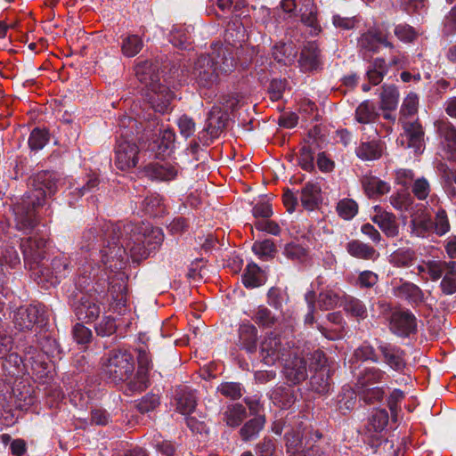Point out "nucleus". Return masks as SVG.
Returning a JSON list of instances; mask_svg holds the SVG:
<instances>
[{"instance_id":"nucleus-1","label":"nucleus","mask_w":456,"mask_h":456,"mask_svg":"<svg viewBox=\"0 0 456 456\" xmlns=\"http://www.w3.org/2000/svg\"><path fill=\"white\" fill-rule=\"evenodd\" d=\"M163 240L162 230L149 224L102 221L83 232L80 249L93 262L114 271L124 267L128 253L134 262L146 259Z\"/></svg>"},{"instance_id":"nucleus-2","label":"nucleus","mask_w":456,"mask_h":456,"mask_svg":"<svg viewBox=\"0 0 456 456\" xmlns=\"http://www.w3.org/2000/svg\"><path fill=\"white\" fill-rule=\"evenodd\" d=\"M236 66L232 49L221 43H213L208 54L200 55L194 62L191 77L200 88L217 85L221 74L232 72Z\"/></svg>"},{"instance_id":"nucleus-3","label":"nucleus","mask_w":456,"mask_h":456,"mask_svg":"<svg viewBox=\"0 0 456 456\" xmlns=\"http://www.w3.org/2000/svg\"><path fill=\"white\" fill-rule=\"evenodd\" d=\"M134 70L138 81L143 86L142 94L145 102L155 112L167 111L174 94L160 82L159 64L145 61L138 63Z\"/></svg>"},{"instance_id":"nucleus-4","label":"nucleus","mask_w":456,"mask_h":456,"mask_svg":"<svg viewBox=\"0 0 456 456\" xmlns=\"http://www.w3.org/2000/svg\"><path fill=\"white\" fill-rule=\"evenodd\" d=\"M102 370L105 377L114 384L128 380L134 370V359L126 348H115L102 357Z\"/></svg>"},{"instance_id":"nucleus-5","label":"nucleus","mask_w":456,"mask_h":456,"mask_svg":"<svg viewBox=\"0 0 456 456\" xmlns=\"http://www.w3.org/2000/svg\"><path fill=\"white\" fill-rule=\"evenodd\" d=\"M60 177L57 173L43 170L29 176L28 186L29 191L24 196H28L36 204L44 205L47 197H52L58 190Z\"/></svg>"},{"instance_id":"nucleus-6","label":"nucleus","mask_w":456,"mask_h":456,"mask_svg":"<svg viewBox=\"0 0 456 456\" xmlns=\"http://www.w3.org/2000/svg\"><path fill=\"white\" fill-rule=\"evenodd\" d=\"M139 148L136 139L128 129H120L115 147V165L120 170H128L138 163Z\"/></svg>"},{"instance_id":"nucleus-7","label":"nucleus","mask_w":456,"mask_h":456,"mask_svg":"<svg viewBox=\"0 0 456 456\" xmlns=\"http://www.w3.org/2000/svg\"><path fill=\"white\" fill-rule=\"evenodd\" d=\"M40 207L42 205L23 195L12 207L15 229L24 234L31 233L38 224L37 213Z\"/></svg>"},{"instance_id":"nucleus-8","label":"nucleus","mask_w":456,"mask_h":456,"mask_svg":"<svg viewBox=\"0 0 456 456\" xmlns=\"http://www.w3.org/2000/svg\"><path fill=\"white\" fill-rule=\"evenodd\" d=\"M69 304L79 321L92 322L101 314L100 302L95 293L76 292L69 297Z\"/></svg>"},{"instance_id":"nucleus-9","label":"nucleus","mask_w":456,"mask_h":456,"mask_svg":"<svg viewBox=\"0 0 456 456\" xmlns=\"http://www.w3.org/2000/svg\"><path fill=\"white\" fill-rule=\"evenodd\" d=\"M261 361L269 366L278 361H283L290 354V346L280 335L267 333L260 344Z\"/></svg>"},{"instance_id":"nucleus-10","label":"nucleus","mask_w":456,"mask_h":456,"mask_svg":"<svg viewBox=\"0 0 456 456\" xmlns=\"http://www.w3.org/2000/svg\"><path fill=\"white\" fill-rule=\"evenodd\" d=\"M70 269L69 259L65 256H59L52 260L50 266L41 265L35 274L39 279L38 284L46 282L51 286H55L69 273Z\"/></svg>"},{"instance_id":"nucleus-11","label":"nucleus","mask_w":456,"mask_h":456,"mask_svg":"<svg viewBox=\"0 0 456 456\" xmlns=\"http://www.w3.org/2000/svg\"><path fill=\"white\" fill-rule=\"evenodd\" d=\"M46 240L32 236L20 240V248L22 251L25 265L30 270L37 271L41 265L42 260L45 257Z\"/></svg>"},{"instance_id":"nucleus-12","label":"nucleus","mask_w":456,"mask_h":456,"mask_svg":"<svg viewBox=\"0 0 456 456\" xmlns=\"http://www.w3.org/2000/svg\"><path fill=\"white\" fill-rule=\"evenodd\" d=\"M403 133L397 138L398 144L404 148L414 149L420 153L424 148V130L418 119H402Z\"/></svg>"},{"instance_id":"nucleus-13","label":"nucleus","mask_w":456,"mask_h":456,"mask_svg":"<svg viewBox=\"0 0 456 456\" xmlns=\"http://www.w3.org/2000/svg\"><path fill=\"white\" fill-rule=\"evenodd\" d=\"M390 36L388 27L382 23L372 27L363 33L359 39V45L362 49L377 53L380 45L394 49V45L388 40Z\"/></svg>"},{"instance_id":"nucleus-14","label":"nucleus","mask_w":456,"mask_h":456,"mask_svg":"<svg viewBox=\"0 0 456 456\" xmlns=\"http://www.w3.org/2000/svg\"><path fill=\"white\" fill-rule=\"evenodd\" d=\"M379 362L397 372H403L406 367L405 352L399 346L376 339Z\"/></svg>"},{"instance_id":"nucleus-15","label":"nucleus","mask_w":456,"mask_h":456,"mask_svg":"<svg viewBox=\"0 0 456 456\" xmlns=\"http://www.w3.org/2000/svg\"><path fill=\"white\" fill-rule=\"evenodd\" d=\"M138 370L134 377L127 383V389L134 392L144 391L150 384L149 370L151 369V358L144 348L138 349Z\"/></svg>"},{"instance_id":"nucleus-16","label":"nucleus","mask_w":456,"mask_h":456,"mask_svg":"<svg viewBox=\"0 0 456 456\" xmlns=\"http://www.w3.org/2000/svg\"><path fill=\"white\" fill-rule=\"evenodd\" d=\"M282 362V373L288 383L297 385L306 379L307 362L304 357L290 353Z\"/></svg>"},{"instance_id":"nucleus-17","label":"nucleus","mask_w":456,"mask_h":456,"mask_svg":"<svg viewBox=\"0 0 456 456\" xmlns=\"http://www.w3.org/2000/svg\"><path fill=\"white\" fill-rule=\"evenodd\" d=\"M434 222L427 207L417 204L411 208L410 228L411 234L418 237H426L432 231Z\"/></svg>"},{"instance_id":"nucleus-18","label":"nucleus","mask_w":456,"mask_h":456,"mask_svg":"<svg viewBox=\"0 0 456 456\" xmlns=\"http://www.w3.org/2000/svg\"><path fill=\"white\" fill-rule=\"evenodd\" d=\"M45 321V310L42 305L20 307L13 317L15 327L21 331L31 330L36 323L43 324Z\"/></svg>"},{"instance_id":"nucleus-19","label":"nucleus","mask_w":456,"mask_h":456,"mask_svg":"<svg viewBox=\"0 0 456 456\" xmlns=\"http://www.w3.org/2000/svg\"><path fill=\"white\" fill-rule=\"evenodd\" d=\"M390 330L401 338H407L417 330V320L410 311H397L390 318Z\"/></svg>"},{"instance_id":"nucleus-20","label":"nucleus","mask_w":456,"mask_h":456,"mask_svg":"<svg viewBox=\"0 0 456 456\" xmlns=\"http://www.w3.org/2000/svg\"><path fill=\"white\" fill-rule=\"evenodd\" d=\"M299 5L300 21L310 29L311 36H318L322 32V27L314 0H299Z\"/></svg>"},{"instance_id":"nucleus-21","label":"nucleus","mask_w":456,"mask_h":456,"mask_svg":"<svg viewBox=\"0 0 456 456\" xmlns=\"http://www.w3.org/2000/svg\"><path fill=\"white\" fill-rule=\"evenodd\" d=\"M142 173L152 181L168 182L177 176V168L169 162H154L144 166Z\"/></svg>"},{"instance_id":"nucleus-22","label":"nucleus","mask_w":456,"mask_h":456,"mask_svg":"<svg viewBox=\"0 0 456 456\" xmlns=\"http://www.w3.org/2000/svg\"><path fill=\"white\" fill-rule=\"evenodd\" d=\"M320 49L315 41L307 42L301 50L298 67L304 72L316 70L321 66Z\"/></svg>"},{"instance_id":"nucleus-23","label":"nucleus","mask_w":456,"mask_h":456,"mask_svg":"<svg viewBox=\"0 0 456 456\" xmlns=\"http://www.w3.org/2000/svg\"><path fill=\"white\" fill-rule=\"evenodd\" d=\"M229 115L223 111L220 105H214L208 112L207 124L202 133H207L211 138L217 137L225 128Z\"/></svg>"},{"instance_id":"nucleus-24","label":"nucleus","mask_w":456,"mask_h":456,"mask_svg":"<svg viewBox=\"0 0 456 456\" xmlns=\"http://www.w3.org/2000/svg\"><path fill=\"white\" fill-rule=\"evenodd\" d=\"M298 51L293 42H278L272 47V55L280 64L290 66L295 63Z\"/></svg>"},{"instance_id":"nucleus-25","label":"nucleus","mask_w":456,"mask_h":456,"mask_svg":"<svg viewBox=\"0 0 456 456\" xmlns=\"http://www.w3.org/2000/svg\"><path fill=\"white\" fill-rule=\"evenodd\" d=\"M345 248L346 252L354 258L374 261L379 256V253L372 246L360 240H349Z\"/></svg>"},{"instance_id":"nucleus-26","label":"nucleus","mask_w":456,"mask_h":456,"mask_svg":"<svg viewBox=\"0 0 456 456\" xmlns=\"http://www.w3.org/2000/svg\"><path fill=\"white\" fill-rule=\"evenodd\" d=\"M315 436L317 439L322 437V434L318 431H315L314 434L310 430L304 429L302 432L300 430L291 429L290 431H287L285 433L286 439V446L289 452H291L292 455L297 452L300 451L302 447L305 445V442L309 439L311 436Z\"/></svg>"},{"instance_id":"nucleus-27","label":"nucleus","mask_w":456,"mask_h":456,"mask_svg":"<svg viewBox=\"0 0 456 456\" xmlns=\"http://www.w3.org/2000/svg\"><path fill=\"white\" fill-rule=\"evenodd\" d=\"M330 368H322L314 371L310 379V387L313 391L320 395H326L332 389Z\"/></svg>"},{"instance_id":"nucleus-28","label":"nucleus","mask_w":456,"mask_h":456,"mask_svg":"<svg viewBox=\"0 0 456 456\" xmlns=\"http://www.w3.org/2000/svg\"><path fill=\"white\" fill-rule=\"evenodd\" d=\"M395 297L407 300L411 305H419L423 302L424 293L421 289L412 282L404 281L394 287Z\"/></svg>"},{"instance_id":"nucleus-29","label":"nucleus","mask_w":456,"mask_h":456,"mask_svg":"<svg viewBox=\"0 0 456 456\" xmlns=\"http://www.w3.org/2000/svg\"><path fill=\"white\" fill-rule=\"evenodd\" d=\"M238 345L240 347L250 354L256 351L257 330L253 324L249 322L240 324L238 330Z\"/></svg>"},{"instance_id":"nucleus-30","label":"nucleus","mask_w":456,"mask_h":456,"mask_svg":"<svg viewBox=\"0 0 456 456\" xmlns=\"http://www.w3.org/2000/svg\"><path fill=\"white\" fill-rule=\"evenodd\" d=\"M371 220L379 225L386 236L395 238L398 235L399 226L394 214L379 209V212L371 217Z\"/></svg>"},{"instance_id":"nucleus-31","label":"nucleus","mask_w":456,"mask_h":456,"mask_svg":"<svg viewBox=\"0 0 456 456\" xmlns=\"http://www.w3.org/2000/svg\"><path fill=\"white\" fill-rule=\"evenodd\" d=\"M384 151V142L380 140H372L361 142L355 149L357 157L365 161H372L380 159Z\"/></svg>"},{"instance_id":"nucleus-32","label":"nucleus","mask_w":456,"mask_h":456,"mask_svg":"<svg viewBox=\"0 0 456 456\" xmlns=\"http://www.w3.org/2000/svg\"><path fill=\"white\" fill-rule=\"evenodd\" d=\"M321 186L318 183L308 182L301 190L300 200L302 206L308 209L314 210L321 202Z\"/></svg>"},{"instance_id":"nucleus-33","label":"nucleus","mask_w":456,"mask_h":456,"mask_svg":"<svg viewBox=\"0 0 456 456\" xmlns=\"http://www.w3.org/2000/svg\"><path fill=\"white\" fill-rule=\"evenodd\" d=\"M175 399L176 408L183 415L191 413L197 405L195 393L187 387H183L175 392Z\"/></svg>"},{"instance_id":"nucleus-34","label":"nucleus","mask_w":456,"mask_h":456,"mask_svg":"<svg viewBox=\"0 0 456 456\" xmlns=\"http://www.w3.org/2000/svg\"><path fill=\"white\" fill-rule=\"evenodd\" d=\"M265 424V418L264 415H258L248 420L240 429V436L241 440L248 442L256 439L260 431L264 428Z\"/></svg>"},{"instance_id":"nucleus-35","label":"nucleus","mask_w":456,"mask_h":456,"mask_svg":"<svg viewBox=\"0 0 456 456\" xmlns=\"http://www.w3.org/2000/svg\"><path fill=\"white\" fill-rule=\"evenodd\" d=\"M342 305L344 310L353 317L359 320H364L368 316V312L365 304L350 295H344L342 297Z\"/></svg>"},{"instance_id":"nucleus-36","label":"nucleus","mask_w":456,"mask_h":456,"mask_svg":"<svg viewBox=\"0 0 456 456\" xmlns=\"http://www.w3.org/2000/svg\"><path fill=\"white\" fill-rule=\"evenodd\" d=\"M387 377L386 371L378 367L365 368L358 375L356 386L364 388L370 385L383 381Z\"/></svg>"},{"instance_id":"nucleus-37","label":"nucleus","mask_w":456,"mask_h":456,"mask_svg":"<svg viewBox=\"0 0 456 456\" xmlns=\"http://www.w3.org/2000/svg\"><path fill=\"white\" fill-rule=\"evenodd\" d=\"M417 260L415 251L410 248H401L394 251L389 256V262L400 268L411 266Z\"/></svg>"},{"instance_id":"nucleus-38","label":"nucleus","mask_w":456,"mask_h":456,"mask_svg":"<svg viewBox=\"0 0 456 456\" xmlns=\"http://www.w3.org/2000/svg\"><path fill=\"white\" fill-rule=\"evenodd\" d=\"M342 297L339 293L332 289L326 288L319 293L317 298L315 297V304H317L321 310H331L334 309L340 301L342 302Z\"/></svg>"},{"instance_id":"nucleus-39","label":"nucleus","mask_w":456,"mask_h":456,"mask_svg":"<svg viewBox=\"0 0 456 456\" xmlns=\"http://www.w3.org/2000/svg\"><path fill=\"white\" fill-rule=\"evenodd\" d=\"M362 186L368 197H378L389 191V185L375 176L364 177Z\"/></svg>"},{"instance_id":"nucleus-40","label":"nucleus","mask_w":456,"mask_h":456,"mask_svg":"<svg viewBox=\"0 0 456 456\" xmlns=\"http://www.w3.org/2000/svg\"><path fill=\"white\" fill-rule=\"evenodd\" d=\"M399 93L392 85H383L380 93V108L384 110H394L398 104Z\"/></svg>"},{"instance_id":"nucleus-41","label":"nucleus","mask_w":456,"mask_h":456,"mask_svg":"<svg viewBox=\"0 0 456 456\" xmlns=\"http://www.w3.org/2000/svg\"><path fill=\"white\" fill-rule=\"evenodd\" d=\"M379 116L375 105L370 101L362 102L355 110V119L361 124L373 123Z\"/></svg>"},{"instance_id":"nucleus-42","label":"nucleus","mask_w":456,"mask_h":456,"mask_svg":"<svg viewBox=\"0 0 456 456\" xmlns=\"http://www.w3.org/2000/svg\"><path fill=\"white\" fill-rule=\"evenodd\" d=\"M244 286L248 289H254L264 283L261 269L257 265L248 264L241 276Z\"/></svg>"},{"instance_id":"nucleus-43","label":"nucleus","mask_w":456,"mask_h":456,"mask_svg":"<svg viewBox=\"0 0 456 456\" xmlns=\"http://www.w3.org/2000/svg\"><path fill=\"white\" fill-rule=\"evenodd\" d=\"M224 416V420L229 427H238L247 417L246 408L240 403L232 404L227 407Z\"/></svg>"},{"instance_id":"nucleus-44","label":"nucleus","mask_w":456,"mask_h":456,"mask_svg":"<svg viewBox=\"0 0 456 456\" xmlns=\"http://www.w3.org/2000/svg\"><path fill=\"white\" fill-rule=\"evenodd\" d=\"M387 72V64L383 58H375L367 70V77L373 86L379 85Z\"/></svg>"},{"instance_id":"nucleus-45","label":"nucleus","mask_w":456,"mask_h":456,"mask_svg":"<svg viewBox=\"0 0 456 456\" xmlns=\"http://www.w3.org/2000/svg\"><path fill=\"white\" fill-rule=\"evenodd\" d=\"M437 133L447 142L448 147L456 150V128L448 120H438L436 122Z\"/></svg>"},{"instance_id":"nucleus-46","label":"nucleus","mask_w":456,"mask_h":456,"mask_svg":"<svg viewBox=\"0 0 456 456\" xmlns=\"http://www.w3.org/2000/svg\"><path fill=\"white\" fill-rule=\"evenodd\" d=\"M353 359L356 361H370L372 362H379V352L369 342L362 343L354 352Z\"/></svg>"},{"instance_id":"nucleus-47","label":"nucleus","mask_w":456,"mask_h":456,"mask_svg":"<svg viewBox=\"0 0 456 456\" xmlns=\"http://www.w3.org/2000/svg\"><path fill=\"white\" fill-rule=\"evenodd\" d=\"M444 188L450 199L456 198V169H450L444 164H440Z\"/></svg>"},{"instance_id":"nucleus-48","label":"nucleus","mask_w":456,"mask_h":456,"mask_svg":"<svg viewBox=\"0 0 456 456\" xmlns=\"http://www.w3.org/2000/svg\"><path fill=\"white\" fill-rule=\"evenodd\" d=\"M252 320L258 326L263 328H271L277 322L275 315L265 305H259L257 307Z\"/></svg>"},{"instance_id":"nucleus-49","label":"nucleus","mask_w":456,"mask_h":456,"mask_svg":"<svg viewBox=\"0 0 456 456\" xmlns=\"http://www.w3.org/2000/svg\"><path fill=\"white\" fill-rule=\"evenodd\" d=\"M142 46L143 43L139 36L129 35L123 39L121 50L125 56L134 57L142 50Z\"/></svg>"},{"instance_id":"nucleus-50","label":"nucleus","mask_w":456,"mask_h":456,"mask_svg":"<svg viewBox=\"0 0 456 456\" xmlns=\"http://www.w3.org/2000/svg\"><path fill=\"white\" fill-rule=\"evenodd\" d=\"M283 254L287 258L298 263H305L308 259V250L295 242L286 244Z\"/></svg>"},{"instance_id":"nucleus-51","label":"nucleus","mask_w":456,"mask_h":456,"mask_svg":"<svg viewBox=\"0 0 456 456\" xmlns=\"http://www.w3.org/2000/svg\"><path fill=\"white\" fill-rule=\"evenodd\" d=\"M297 160L305 171L311 172L314 169V150L309 142L301 147Z\"/></svg>"},{"instance_id":"nucleus-52","label":"nucleus","mask_w":456,"mask_h":456,"mask_svg":"<svg viewBox=\"0 0 456 456\" xmlns=\"http://www.w3.org/2000/svg\"><path fill=\"white\" fill-rule=\"evenodd\" d=\"M418 103L419 99L417 94H410L403 100V105L400 110V118L399 122H402V119H414L413 117L417 113L418 110Z\"/></svg>"},{"instance_id":"nucleus-53","label":"nucleus","mask_w":456,"mask_h":456,"mask_svg":"<svg viewBox=\"0 0 456 456\" xmlns=\"http://www.w3.org/2000/svg\"><path fill=\"white\" fill-rule=\"evenodd\" d=\"M336 209L341 218L351 220L358 213V205L352 199H343L338 202Z\"/></svg>"},{"instance_id":"nucleus-54","label":"nucleus","mask_w":456,"mask_h":456,"mask_svg":"<svg viewBox=\"0 0 456 456\" xmlns=\"http://www.w3.org/2000/svg\"><path fill=\"white\" fill-rule=\"evenodd\" d=\"M390 203L392 206L401 211H410L411 212V208H414L413 198L407 191H402L394 194L390 197Z\"/></svg>"},{"instance_id":"nucleus-55","label":"nucleus","mask_w":456,"mask_h":456,"mask_svg":"<svg viewBox=\"0 0 456 456\" xmlns=\"http://www.w3.org/2000/svg\"><path fill=\"white\" fill-rule=\"evenodd\" d=\"M49 141V134L46 130L34 128L28 137V146L31 151L42 150Z\"/></svg>"},{"instance_id":"nucleus-56","label":"nucleus","mask_w":456,"mask_h":456,"mask_svg":"<svg viewBox=\"0 0 456 456\" xmlns=\"http://www.w3.org/2000/svg\"><path fill=\"white\" fill-rule=\"evenodd\" d=\"M388 420V412L385 409H377L370 418L369 426L373 431L381 432L387 427Z\"/></svg>"},{"instance_id":"nucleus-57","label":"nucleus","mask_w":456,"mask_h":456,"mask_svg":"<svg viewBox=\"0 0 456 456\" xmlns=\"http://www.w3.org/2000/svg\"><path fill=\"white\" fill-rule=\"evenodd\" d=\"M116 320L112 316H103L102 319L94 325V330L97 336L110 337L117 331Z\"/></svg>"},{"instance_id":"nucleus-58","label":"nucleus","mask_w":456,"mask_h":456,"mask_svg":"<svg viewBox=\"0 0 456 456\" xmlns=\"http://www.w3.org/2000/svg\"><path fill=\"white\" fill-rule=\"evenodd\" d=\"M217 391L227 398L237 400L243 395V387L238 382H223L217 387Z\"/></svg>"},{"instance_id":"nucleus-59","label":"nucleus","mask_w":456,"mask_h":456,"mask_svg":"<svg viewBox=\"0 0 456 456\" xmlns=\"http://www.w3.org/2000/svg\"><path fill=\"white\" fill-rule=\"evenodd\" d=\"M162 199L158 195L147 196L142 202V210L151 216L159 215L162 210Z\"/></svg>"},{"instance_id":"nucleus-60","label":"nucleus","mask_w":456,"mask_h":456,"mask_svg":"<svg viewBox=\"0 0 456 456\" xmlns=\"http://www.w3.org/2000/svg\"><path fill=\"white\" fill-rule=\"evenodd\" d=\"M169 41L175 47L185 49L191 44V37L186 28H175L170 33Z\"/></svg>"},{"instance_id":"nucleus-61","label":"nucleus","mask_w":456,"mask_h":456,"mask_svg":"<svg viewBox=\"0 0 456 456\" xmlns=\"http://www.w3.org/2000/svg\"><path fill=\"white\" fill-rule=\"evenodd\" d=\"M356 403V396L354 393L347 389L338 395V410L341 414L346 415L352 411Z\"/></svg>"},{"instance_id":"nucleus-62","label":"nucleus","mask_w":456,"mask_h":456,"mask_svg":"<svg viewBox=\"0 0 456 456\" xmlns=\"http://www.w3.org/2000/svg\"><path fill=\"white\" fill-rule=\"evenodd\" d=\"M433 230L438 236H443L447 233L450 229V222L446 211L444 208H439L436 213Z\"/></svg>"},{"instance_id":"nucleus-63","label":"nucleus","mask_w":456,"mask_h":456,"mask_svg":"<svg viewBox=\"0 0 456 456\" xmlns=\"http://www.w3.org/2000/svg\"><path fill=\"white\" fill-rule=\"evenodd\" d=\"M20 264L18 251L13 246H6L0 256V265L15 268Z\"/></svg>"},{"instance_id":"nucleus-64","label":"nucleus","mask_w":456,"mask_h":456,"mask_svg":"<svg viewBox=\"0 0 456 456\" xmlns=\"http://www.w3.org/2000/svg\"><path fill=\"white\" fill-rule=\"evenodd\" d=\"M175 134L170 129H165L159 133V136L156 141L159 153H164L173 148Z\"/></svg>"}]
</instances>
